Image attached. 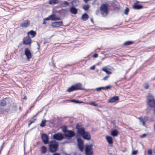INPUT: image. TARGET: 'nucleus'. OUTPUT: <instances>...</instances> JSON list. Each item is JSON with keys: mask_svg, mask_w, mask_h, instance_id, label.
<instances>
[{"mask_svg": "<svg viewBox=\"0 0 155 155\" xmlns=\"http://www.w3.org/2000/svg\"><path fill=\"white\" fill-rule=\"evenodd\" d=\"M82 84L80 83H78L76 84H74L71 86L70 87H69L66 91L71 92L72 91L79 90H84L86 92H89L90 91V89H86L82 87Z\"/></svg>", "mask_w": 155, "mask_h": 155, "instance_id": "1", "label": "nucleus"}, {"mask_svg": "<svg viewBox=\"0 0 155 155\" xmlns=\"http://www.w3.org/2000/svg\"><path fill=\"white\" fill-rule=\"evenodd\" d=\"M48 150L51 153H54L58 150L59 143L54 140L49 141V143Z\"/></svg>", "mask_w": 155, "mask_h": 155, "instance_id": "2", "label": "nucleus"}, {"mask_svg": "<svg viewBox=\"0 0 155 155\" xmlns=\"http://www.w3.org/2000/svg\"><path fill=\"white\" fill-rule=\"evenodd\" d=\"M109 5L104 3L102 4L100 7V12L103 17H105L108 14V7Z\"/></svg>", "mask_w": 155, "mask_h": 155, "instance_id": "3", "label": "nucleus"}, {"mask_svg": "<svg viewBox=\"0 0 155 155\" xmlns=\"http://www.w3.org/2000/svg\"><path fill=\"white\" fill-rule=\"evenodd\" d=\"M147 104L151 107H153L155 106V100L153 95L151 94H149L146 97Z\"/></svg>", "mask_w": 155, "mask_h": 155, "instance_id": "4", "label": "nucleus"}, {"mask_svg": "<svg viewBox=\"0 0 155 155\" xmlns=\"http://www.w3.org/2000/svg\"><path fill=\"white\" fill-rule=\"evenodd\" d=\"M75 133L72 130H68L67 132L63 134L64 139H67L68 140H70L71 138L74 136Z\"/></svg>", "mask_w": 155, "mask_h": 155, "instance_id": "5", "label": "nucleus"}, {"mask_svg": "<svg viewBox=\"0 0 155 155\" xmlns=\"http://www.w3.org/2000/svg\"><path fill=\"white\" fill-rule=\"evenodd\" d=\"M52 139L60 141L64 139L63 134L60 133L55 134L52 137Z\"/></svg>", "mask_w": 155, "mask_h": 155, "instance_id": "6", "label": "nucleus"}, {"mask_svg": "<svg viewBox=\"0 0 155 155\" xmlns=\"http://www.w3.org/2000/svg\"><path fill=\"white\" fill-rule=\"evenodd\" d=\"M24 54L26 56L27 60L30 61V59L32 58V54L30 50L28 48H25Z\"/></svg>", "mask_w": 155, "mask_h": 155, "instance_id": "7", "label": "nucleus"}, {"mask_svg": "<svg viewBox=\"0 0 155 155\" xmlns=\"http://www.w3.org/2000/svg\"><path fill=\"white\" fill-rule=\"evenodd\" d=\"M22 42L24 45H30V46L32 43V40L29 36H28L24 38Z\"/></svg>", "mask_w": 155, "mask_h": 155, "instance_id": "8", "label": "nucleus"}, {"mask_svg": "<svg viewBox=\"0 0 155 155\" xmlns=\"http://www.w3.org/2000/svg\"><path fill=\"white\" fill-rule=\"evenodd\" d=\"M41 139L45 144H46L49 143V138L48 136L46 134H43L41 135Z\"/></svg>", "mask_w": 155, "mask_h": 155, "instance_id": "9", "label": "nucleus"}, {"mask_svg": "<svg viewBox=\"0 0 155 155\" xmlns=\"http://www.w3.org/2000/svg\"><path fill=\"white\" fill-rule=\"evenodd\" d=\"M111 87V86L110 85H108L107 86L105 87H97L95 89H90V90H93L94 91L95 90H96L97 91H101L102 90H107L109 89H110Z\"/></svg>", "mask_w": 155, "mask_h": 155, "instance_id": "10", "label": "nucleus"}, {"mask_svg": "<svg viewBox=\"0 0 155 155\" xmlns=\"http://www.w3.org/2000/svg\"><path fill=\"white\" fill-rule=\"evenodd\" d=\"M51 25L53 28H58L63 25V22L62 21L53 22L52 23Z\"/></svg>", "mask_w": 155, "mask_h": 155, "instance_id": "11", "label": "nucleus"}, {"mask_svg": "<svg viewBox=\"0 0 155 155\" xmlns=\"http://www.w3.org/2000/svg\"><path fill=\"white\" fill-rule=\"evenodd\" d=\"M85 132V129L84 128L81 127L80 128H79L77 130L76 137H80L82 136Z\"/></svg>", "mask_w": 155, "mask_h": 155, "instance_id": "12", "label": "nucleus"}, {"mask_svg": "<svg viewBox=\"0 0 155 155\" xmlns=\"http://www.w3.org/2000/svg\"><path fill=\"white\" fill-rule=\"evenodd\" d=\"M30 24V21L28 19H26L24 20L23 22L20 24V26L23 28H26L29 26Z\"/></svg>", "mask_w": 155, "mask_h": 155, "instance_id": "13", "label": "nucleus"}, {"mask_svg": "<svg viewBox=\"0 0 155 155\" xmlns=\"http://www.w3.org/2000/svg\"><path fill=\"white\" fill-rule=\"evenodd\" d=\"M85 140H89L91 139V136L88 131H85L81 136Z\"/></svg>", "mask_w": 155, "mask_h": 155, "instance_id": "14", "label": "nucleus"}, {"mask_svg": "<svg viewBox=\"0 0 155 155\" xmlns=\"http://www.w3.org/2000/svg\"><path fill=\"white\" fill-rule=\"evenodd\" d=\"M119 100V97L117 96H115L110 98L108 101L109 103H112L116 102Z\"/></svg>", "mask_w": 155, "mask_h": 155, "instance_id": "15", "label": "nucleus"}, {"mask_svg": "<svg viewBox=\"0 0 155 155\" xmlns=\"http://www.w3.org/2000/svg\"><path fill=\"white\" fill-rule=\"evenodd\" d=\"M132 8L135 10H139L143 8V7L142 5L135 3L134 4Z\"/></svg>", "mask_w": 155, "mask_h": 155, "instance_id": "16", "label": "nucleus"}, {"mask_svg": "<svg viewBox=\"0 0 155 155\" xmlns=\"http://www.w3.org/2000/svg\"><path fill=\"white\" fill-rule=\"evenodd\" d=\"M106 139L108 144L111 146H112L113 141L112 137L109 136H107L106 137Z\"/></svg>", "mask_w": 155, "mask_h": 155, "instance_id": "17", "label": "nucleus"}, {"mask_svg": "<svg viewBox=\"0 0 155 155\" xmlns=\"http://www.w3.org/2000/svg\"><path fill=\"white\" fill-rule=\"evenodd\" d=\"M70 12L72 14H76L78 13V9L73 6H72L69 8Z\"/></svg>", "mask_w": 155, "mask_h": 155, "instance_id": "18", "label": "nucleus"}, {"mask_svg": "<svg viewBox=\"0 0 155 155\" xmlns=\"http://www.w3.org/2000/svg\"><path fill=\"white\" fill-rule=\"evenodd\" d=\"M93 144L92 143L89 145L86 144L85 145V151L92 150Z\"/></svg>", "mask_w": 155, "mask_h": 155, "instance_id": "19", "label": "nucleus"}, {"mask_svg": "<svg viewBox=\"0 0 155 155\" xmlns=\"http://www.w3.org/2000/svg\"><path fill=\"white\" fill-rule=\"evenodd\" d=\"M119 132L116 129H115L111 131L110 134L114 137L117 136Z\"/></svg>", "mask_w": 155, "mask_h": 155, "instance_id": "20", "label": "nucleus"}, {"mask_svg": "<svg viewBox=\"0 0 155 155\" xmlns=\"http://www.w3.org/2000/svg\"><path fill=\"white\" fill-rule=\"evenodd\" d=\"M80 2L78 0H73L71 2L72 5L74 7H77L80 4Z\"/></svg>", "mask_w": 155, "mask_h": 155, "instance_id": "21", "label": "nucleus"}, {"mask_svg": "<svg viewBox=\"0 0 155 155\" xmlns=\"http://www.w3.org/2000/svg\"><path fill=\"white\" fill-rule=\"evenodd\" d=\"M27 35L28 36H29L30 35H31V38H34L35 37L36 35V32L33 30H31L27 33Z\"/></svg>", "mask_w": 155, "mask_h": 155, "instance_id": "22", "label": "nucleus"}, {"mask_svg": "<svg viewBox=\"0 0 155 155\" xmlns=\"http://www.w3.org/2000/svg\"><path fill=\"white\" fill-rule=\"evenodd\" d=\"M88 15L86 13H84L82 15L81 18L84 21H87L89 18Z\"/></svg>", "mask_w": 155, "mask_h": 155, "instance_id": "23", "label": "nucleus"}, {"mask_svg": "<svg viewBox=\"0 0 155 155\" xmlns=\"http://www.w3.org/2000/svg\"><path fill=\"white\" fill-rule=\"evenodd\" d=\"M60 1L59 0H49V4L51 5L59 4L60 3Z\"/></svg>", "mask_w": 155, "mask_h": 155, "instance_id": "24", "label": "nucleus"}, {"mask_svg": "<svg viewBox=\"0 0 155 155\" xmlns=\"http://www.w3.org/2000/svg\"><path fill=\"white\" fill-rule=\"evenodd\" d=\"M60 4H61L62 7H66V6H69V3L67 1H60Z\"/></svg>", "mask_w": 155, "mask_h": 155, "instance_id": "25", "label": "nucleus"}, {"mask_svg": "<svg viewBox=\"0 0 155 155\" xmlns=\"http://www.w3.org/2000/svg\"><path fill=\"white\" fill-rule=\"evenodd\" d=\"M9 110L6 108H1L0 106V114H2L4 113L5 112H9Z\"/></svg>", "mask_w": 155, "mask_h": 155, "instance_id": "26", "label": "nucleus"}, {"mask_svg": "<svg viewBox=\"0 0 155 155\" xmlns=\"http://www.w3.org/2000/svg\"><path fill=\"white\" fill-rule=\"evenodd\" d=\"M17 110V106L15 104H13L12 106V112H16Z\"/></svg>", "mask_w": 155, "mask_h": 155, "instance_id": "27", "label": "nucleus"}, {"mask_svg": "<svg viewBox=\"0 0 155 155\" xmlns=\"http://www.w3.org/2000/svg\"><path fill=\"white\" fill-rule=\"evenodd\" d=\"M134 42V41H128L125 42L123 43V45L124 46H128L132 45Z\"/></svg>", "mask_w": 155, "mask_h": 155, "instance_id": "28", "label": "nucleus"}, {"mask_svg": "<svg viewBox=\"0 0 155 155\" xmlns=\"http://www.w3.org/2000/svg\"><path fill=\"white\" fill-rule=\"evenodd\" d=\"M47 148L45 146H43L41 147V151L42 153L45 154L47 152Z\"/></svg>", "mask_w": 155, "mask_h": 155, "instance_id": "29", "label": "nucleus"}, {"mask_svg": "<svg viewBox=\"0 0 155 155\" xmlns=\"http://www.w3.org/2000/svg\"><path fill=\"white\" fill-rule=\"evenodd\" d=\"M101 70L105 72L106 73V74H112V72L108 71L107 70V68L106 67H105L102 68L101 69Z\"/></svg>", "mask_w": 155, "mask_h": 155, "instance_id": "30", "label": "nucleus"}, {"mask_svg": "<svg viewBox=\"0 0 155 155\" xmlns=\"http://www.w3.org/2000/svg\"><path fill=\"white\" fill-rule=\"evenodd\" d=\"M4 100L6 101V104H10L12 102V99L9 97H6Z\"/></svg>", "mask_w": 155, "mask_h": 155, "instance_id": "31", "label": "nucleus"}, {"mask_svg": "<svg viewBox=\"0 0 155 155\" xmlns=\"http://www.w3.org/2000/svg\"><path fill=\"white\" fill-rule=\"evenodd\" d=\"M78 148L79 150L81 152H83L84 150V144H77Z\"/></svg>", "mask_w": 155, "mask_h": 155, "instance_id": "32", "label": "nucleus"}, {"mask_svg": "<svg viewBox=\"0 0 155 155\" xmlns=\"http://www.w3.org/2000/svg\"><path fill=\"white\" fill-rule=\"evenodd\" d=\"M77 139V144H84V141L82 139L79 137H76Z\"/></svg>", "mask_w": 155, "mask_h": 155, "instance_id": "33", "label": "nucleus"}, {"mask_svg": "<svg viewBox=\"0 0 155 155\" xmlns=\"http://www.w3.org/2000/svg\"><path fill=\"white\" fill-rule=\"evenodd\" d=\"M6 105V101H5L4 99L1 101L0 102V106L4 107Z\"/></svg>", "mask_w": 155, "mask_h": 155, "instance_id": "34", "label": "nucleus"}, {"mask_svg": "<svg viewBox=\"0 0 155 155\" xmlns=\"http://www.w3.org/2000/svg\"><path fill=\"white\" fill-rule=\"evenodd\" d=\"M71 101L76 104H81L84 103V102L82 101H80L79 100H76L75 99L71 100Z\"/></svg>", "mask_w": 155, "mask_h": 155, "instance_id": "35", "label": "nucleus"}, {"mask_svg": "<svg viewBox=\"0 0 155 155\" xmlns=\"http://www.w3.org/2000/svg\"><path fill=\"white\" fill-rule=\"evenodd\" d=\"M61 128L64 134L67 132L68 130H67V127L66 126H63L61 127Z\"/></svg>", "mask_w": 155, "mask_h": 155, "instance_id": "36", "label": "nucleus"}, {"mask_svg": "<svg viewBox=\"0 0 155 155\" xmlns=\"http://www.w3.org/2000/svg\"><path fill=\"white\" fill-rule=\"evenodd\" d=\"M139 119L140 120V123L141 122L143 126L146 127L145 123L144 121V119L142 117H140L139 118Z\"/></svg>", "mask_w": 155, "mask_h": 155, "instance_id": "37", "label": "nucleus"}, {"mask_svg": "<svg viewBox=\"0 0 155 155\" xmlns=\"http://www.w3.org/2000/svg\"><path fill=\"white\" fill-rule=\"evenodd\" d=\"M46 120H45L43 119L40 124V126L43 127L46 126L45 123Z\"/></svg>", "mask_w": 155, "mask_h": 155, "instance_id": "38", "label": "nucleus"}, {"mask_svg": "<svg viewBox=\"0 0 155 155\" xmlns=\"http://www.w3.org/2000/svg\"><path fill=\"white\" fill-rule=\"evenodd\" d=\"M56 15L54 14H52L50 15V20L51 21H55Z\"/></svg>", "mask_w": 155, "mask_h": 155, "instance_id": "39", "label": "nucleus"}, {"mask_svg": "<svg viewBox=\"0 0 155 155\" xmlns=\"http://www.w3.org/2000/svg\"><path fill=\"white\" fill-rule=\"evenodd\" d=\"M82 8L85 11H87L89 8L90 6L88 5H86L83 6Z\"/></svg>", "mask_w": 155, "mask_h": 155, "instance_id": "40", "label": "nucleus"}, {"mask_svg": "<svg viewBox=\"0 0 155 155\" xmlns=\"http://www.w3.org/2000/svg\"><path fill=\"white\" fill-rule=\"evenodd\" d=\"M86 155H93V150L85 151Z\"/></svg>", "mask_w": 155, "mask_h": 155, "instance_id": "41", "label": "nucleus"}, {"mask_svg": "<svg viewBox=\"0 0 155 155\" xmlns=\"http://www.w3.org/2000/svg\"><path fill=\"white\" fill-rule=\"evenodd\" d=\"M129 11V8L127 7H126L124 10V14L126 15H127L128 14V12Z\"/></svg>", "mask_w": 155, "mask_h": 155, "instance_id": "42", "label": "nucleus"}, {"mask_svg": "<svg viewBox=\"0 0 155 155\" xmlns=\"http://www.w3.org/2000/svg\"><path fill=\"white\" fill-rule=\"evenodd\" d=\"M89 104L91 106H93L95 107H97L98 106V104H97L95 103L94 102H90Z\"/></svg>", "mask_w": 155, "mask_h": 155, "instance_id": "43", "label": "nucleus"}, {"mask_svg": "<svg viewBox=\"0 0 155 155\" xmlns=\"http://www.w3.org/2000/svg\"><path fill=\"white\" fill-rule=\"evenodd\" d=\"M149 87V85L148 83H146L145 84L144 86V88L145 89H148Z\"/></svg>", "mask_w": 155, "mask_h": 155, "instance_id": "44", "label": "nucleus"}, {"mask_svg": "<svg viewBox=\"0 0 155 155\" xmlns=\"http://www.w3.org/2000/svg\"><path fill=\"white\" fill-rule=\"evenodd\" d=\"M138 150H134L132 151L131 154L132 155H135L138 153Z\"/></svg>", "mask_w": 155, "mask_h": 155, "instance_id": "45", "label": "nucleus"}, {"mask_svg": "<svg viewBox=\"0 0 155 155\" xmlns=\"http://www.w3.org/2000/svg\"><path fill=\"white\" fill-rule=\"evenodd\" d=\"M148 154L149 155H152V151L151 149H149L147 151Z\"/></svg>", "mask_w": 155, "mask_h": 155, "instance_id": "46", "label": "nucleus"}, {"mask_svg": "<svg viewBox=\"0 0 155 155\" xmlns=\"http://www.w3.org/2000/svg\"><path fill=\"white\" fill-rule=\"evenodd\" d=\"M36 120V119H35L33 120H32L30 121V122L28 124V126L29 127L33 123H34L35 120Z\"/></svg>", "mask_w": 155, "mask_h": 155, "instance_id": "47", "label": "nucleus"}, {"mask_svg": "<svg viewBox=\"0 0 155 155\" xmlns=\"http://www.w3.org/2000/svg\"><path fill=\"white\" fill-rule=\"evenodd\" d=\"M80 127L81 125L79 124L78 123L76 125V128L78 130L81 128V127Z\"/></svg>", "mask_w": 155, "mask_h": 155, "instance_id": "48", "label": "nucleus"}, {"mask_svg": "<svg viewBox=\"0 0 155 155\" xmlns=\"http://www.w3.org/2000/svg\"><path fill=\"white\" fill-rule=\"evenodd\" d=\"M109 75H107L106 76L104 77L102 79V80L106 81L107 79V78H108L109 77Z\"/></svg>", "mask_w": 155, "mask_h": 155, "instance_id": "49", "label": "nucleus"}, {"mask_svg": "<svg viewBox=\"0 0 155 155\" xmlns=\"http://www.w3.org/2000/svg\"><path fill=\"white\" fill-rule=\"evenodd\" d=\"M147 136V134H143L140 135V137L142 138H143Z\"/></svg>", "mask_w": 155, "mask_h": 155, "instance_id": "50", "label": "nucleus"}, {"mask_svg": "<svg viewBox=\"0 0 155 155\" xmlns=\"http://www.w3.org/2000/svg\"><path fill=\"white\" fill-rule=\"evenodd\" d=\"M146 121H148L149 120V117L147 116H145L144 117V118H143Z\"/></svg>", "mask_w": 155, "mask_h": 155, "instance_id": "51", "label": "nucleus"}, {"mask_svg": "<svg viewBox=\"0 0 155 155\" xmlns=\"http://www.w3.org/2000/svg\"><path fill=\"white\" fill-rule=\"evenodd\" d=\"M98 56V54L97 53H94L92 56L94 58H96Z\"/></svg>", "mask_w": 155, "mask_h": 155, "instance_id": "52", "label": "nucleus"}, {"mask_svg": "<svg viewBox=\"0 0 155 155\" xmlns=\"http://www.w3.org/2000/svg\"><path fill=\"white\" fill-rule=\"evenodd\" d=\"M4 142H3V143L2 144V146L1 147V148H0V154L1 153V151H2V149L3 148V145H4Z\"/></svg>", "mask_w": 155, "mask_h": 155, "instance_id": "53", "label": "nucleus"}, {"mask_svg": "<svg viewBox=\"0 0 155 155\" xmlns=\"http://www.w3.org/2000/svg\"><path fill=\"white\" fill-rule=\"evenodd\" d=\"M111 122L112 124H113L114 125H115V122L116 120H111L110 121Z\"/></svg>", "mask_w": 155, "mask_h": 155, "instance_id": "54", "label": "nucleus"}, {"mask_svg": "<svg viewBox=\"0 0 155 155\" xmlns=\"http://www.w3.org/2000/svg\"><path fill=\"white\" fill-rule=\"evenodd\" d=\"M49 39H45L44 44H45L46 43L49 42Z\"/></svg>", "mask_w": 155, "mask_h": 155, "instance_id": "55", "label": "nucleus"}, {"mask_svg": "<svg viewBox=\"0 0 155 155\" xmlns=\"http://www.w3.org/2000/svg\"><path fill=\"white\" fill-rule=\"evenodd\" d=\"M95 65H93V66L91 67L90 68V69L91 70H94L95 69Z\"/></svg>", "mask_w": 155, "mask_h": 155, "instance_id": "56", "label": "nucleus"}, {"mask_svg": "<svg viewBox=\"0 0 155 155\" xmlns=\"http://www.w3.org/2000/svg\"><path fill=\"white\" fill-rule=\"evenodd\" d=\"M45 21H48L50 20V16L44 19Z\"/></svg>", "mask_w": 155, "mask_h": 155, "instance_id": "57", "label": "nucleus"}, {"mask_svg": "<svg viewBox=\"0 0 155 155\" xmlns=\"http://www.w3.org/2000/svg\"><path fill=\"white\" fill-rule=\"evenodd\" d=\"M37 45H38V50H39L40 48V44L38 43V42L37 41Z\"/></svg>", "mask_w": 155, "mask_h": 155, "instance_id": "58", "label": "nucleus"}, {"mask_svg": "<svg viewBox=\"0 0 155 155\" xmlns=\"http://www.w3.org/2000/svg\"><path fill=\"white\" fill-rule=\"evenodd\" d=\"M61 19L60 18L58 17H57L56 16L55 21V20H60Z\"/></svg>", "mask_w": 155, "mask_h": 155, "instance_id": "59", "label": "nucleus"}, {"mask_svg": "<svg viewBox=\"0 0 155 155\" xmlns=\"http://www.w3.org/2000/svg\"><path fill=\"white\" fill-rule=\"evenodd\" d=\"M126 79V76H125L124 78H122L121 79L118 80V82L122 81L123 80L125 79Z\"/></svg>", "mask_w": 155, "mask_h": 155, "instance_id": "60", "label": "nucleus"}, {"mask_svg": "<svg viewBox=\"0 0 155 155\" xmlns=\"http://www.w3.org/2000/svg\"><path fill=\"white\" fill-rule=\"evenodd\" d=\"M69 142H68V141H64V142H62L61 143L62 144H64L65 143H69Z\"/></svg>", "mask_w": 155, "mask_h": 155, "instance_id": "61", "label": "nucleus"}, {"mask_svg": "<svg viewBox=\"0 0 155 155\" xmlns=\"http://www.w3.org/2000/svg\"><path fill=\"white\" fill-rule=\"evenodd\" d=\"M53 155H61L60 153H54Z\"/></svg>", "mask_w": 155, "mask_h": 155, "instance_id": "62", "label": "nucleus"}, {"mask_svg": "<svg viewBox=\"0 0 155 155\" xmlns=\"http://www.w3.org/2000/svg\"><path fill=\"white\" fill-rule=\"evenodd\" d=\"M120 6H117L115 8V9L117 10H119L120 9Z\"/></svg>", "mask_w": 155, "mask_h": 155, "instance_id": "63", "label": "nucleus"}, {"mask_svg": "<svg viewBox=\"0 0 155 155\" xmlns=\"http://www.w3.org/2000/svg\"><path fill=\"white\" fill-rule=\"evenodd\" d=\"M131 69V68H129L128 70L126 71V74H127L128 72H129V71H130V69Z\"/></svg>", "mask_w": 155, "mask_h": 155, "instance_id": "64", "label": "nucleus"}]
</instances>
